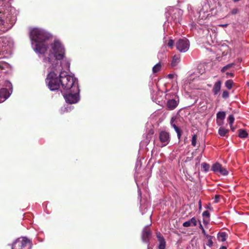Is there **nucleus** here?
<instances>
[{
  "label": "nucleus",
  "instance_id": "nucleus-1",
  "mask_svg": "<svg viewBox=\"0 0 249 249\" xmlns=\"http://www.w3.org/2000/svg\"><path fill=\"white\" fill-rule=\"evenodd\" d=\"M29 36L31 40L36 43L35 51L44 54L48 47L47 41L52 38V35L41 29L35 28L30 31Z\"/></svg>",
  "mask_w": 249,
  "mask_h": 249
},
{
  "label": "nucleus",
  "instance_id": "nucleus-2",
  "mask_svg": "<svg viewBox=\"0 0 249 249\" xmlns=\"http://www.w3.org/2000/svg\"><path fill=\"white\" fill-rule=\"evenodd\" d=\"M60 81L62 89L65 91L71 90L73 92L78 91V84L75 77L67 74L65 71L59 74Z\"/></svg>",
  "mask_w": 249,
  "mask_h": 249
},
{
  "label": "nucleus",
  "instance_id": "nucleus-3",
  "mask_svg": "<svg viewBox=\"0 0 249 249\" xmlns=\"http://www.w3.org/2000/svg\"><path fill=\"white\" fill-rule=\"evenodd\" d=\"M50 52L53 54L56 60H62L65 54V51L64 46L59 40H55L50 44Z\"/></svg>",
  "mask_w": 249,
  "mask_h": 249
},
{
  "label": "nucleus",
  "instance_id": "nucleus-4",
  "mask_svg": "<svg viewBox=\"0 0 249 249\" xmlns=\"http://www.w3.org/2000/svg\"><path fill=\"white\" fill-rule=\"evenodd\" d=\"M46 82L51 90L58 89L61 85L60 76L58 77L57 74L54 72H51L48 74Z\"/></svg>",
  "mask_w": 249,
  "mask_h": 249
},
{
  "label": "nucleus",
  "instance_id": "nucleus-5",
  "mask_svg": "<svg viewBox=\"0 0 249 249\" xmlns=\"http://www.w3.org/2000/svg\"><path fill=\"white\" fill-rule=\"evenodd\" d=\"M31 248L30 240L25 237L18 238L12 245V249H31Z\"/></svg>",
  "mask_w": 249,
  "mask_h": 249
},
{
  "label": "nucleus",
  "instance_id": "nucleus-6",
  "mask_svg": "<svg viewBox=\"0 0 249 249\" xmlns=\"http://www.w3.org/2000/svg\"><path fill=\"white\" fill-rule=\"evenodd\" d=\"M79 87H78L77 92H73L71 90L65 91L66 93L64 94V97L66 101L71 104L76 103L79 100Z\"/></svg>",
  "mask_w": 249,
  "mask_h": 249
},
{
  "label": "nucleus",
  "instance_id": "nucleus-7",
  "mask_svg": "<svg viewBox=\"0 0 249 249\" xmlns=\"http://www.w3.org/2000/svg\"><path fill=\"white\" fill-rule=\"evenodd\" d=\"M189 42L186 38L180 39L176 43L177 50L181 53L187 52L189 48Z\"/></svg>",
  "mask_w": 249,
  "mask_h": 249
},
{
  "label": "nucleus",
  "instance_id": "nucleus-8",
  "mask_svg": "<svg viewBox=\"0 0 249 249\" xmlns=\"http://www.w3.org/2000/svg\"><path fill=\"white\" fill-rule=\"evenodd\" d=\"M211 170L215 173L220 174L223 176H227L228 174L227 170L218 162L213 165Z\"/></svg>",
  "mask_w": 249,
  "mask_h": 249
},
{
  "label": "nucleus",
  "instance_id": "nucleus-9",
  "mask_svg": "<svg viewBox=\"0 0 249 249\" xmlns=\"http://www.w3.org/2000/svg\"><path fill=\"white\" fill-rule=\"evenodd\" d=\"M151 236L152 232L147 227H145L143 228L141 236L142 242L148 243V244Z\"/></svg>",
  "mask_w": 249,
  "mask_h": 249
},
{
  "label": "nucleus",
  "instance_id": "nucleus-10",
  "mask_svg": "<svg viewBox=\"0 0 249 249\" xmlns=\"http://www.w3.org/2000/svg\"><path fill=\"white\" fill-rule=\"evenodd\" d=\"M183 11L180 9H176L174 10V14L172 16L171 18L175 23H179Z\"/></svg>",
  "mask_w": 249,
  "mask_h": 249
},
{
  "label": "nucleus",
  "instance_id": "nucleus-11",
  "mask_svg": "<svg viewBox=\"0 0 249 249\" xmlns=\"http://www.w3.org/2000/svg\"><path fill=\"white\" fill-rule=\"evenodd\" d=\"M160 140L161 142L163 143L162 146L166 145L170 140L169 134L165 131H161L160 133Z\"/></svg>",
  "mask_w": 249,
  "mask_h": 249
},
{
  "label": "nucleus",
  "instance_id": "nucleus-12",
  "mask_svg": "<svg viewBox=\"0 0 249 249\" xmlns=\"http://www.w3.org/2000/svg\"><path fill=\"white\" fill-rule=\"evenodd\" d=\"M10 93L9 90L6 88L0 89V103L5 101L10 96Z\"/></svg>",
  "mask_w": 249,
  "mask_h": 249
},
{
  "label": "nucleus",
  "instance_id": "nucleus-13",
  "mask_svg": "<svg viewBox=\"0 0 249 249\" xmlns=\"http://www.w3.org/2000/svg\"><path fill=\"white\" fill-rule=\"evenodd\" d=\"M156 236L159 242V249H165L166 246V242L163 236L159 232L156 233Z\"/></svg>",
  "mask_w": 249,
  "mask_h": 249
},
{
  "label": "nucleus",
  "instance_id": "nucleus-14",
  "mask_svg": "<svg viewBox=\"0 0 249 249\" xmlns=\"http://www.w3.org/2000/svg\"><path fill=\"white\" fill-rule=\"evenodd\" d=\"M178 100L170 99L167 101V107L169 110L174 109L178 105Z\"/></svg>",
  "mask_w": 249,
  "mask_h": 249
},
{
  "label": "nucleus",
  "instance_id": "nucleus-15",
  "mask_svg": "<svg viewBox=\"0 0 249 249\" xmlns=\"http://www.w3.org/2000/svg\"><path fill=\"white\" fill-rule=\"evenodd\" d=\"M197 225V221L195 217H192L190 220L184 222L183 223V226L184 227H188L190 226H196Z\"/></svg>",
  "mask_w": 249,
  "mask_h": 249
},
{
  "label": "nucleus",
  "instance_id": "nucleus-16",
  "mask_svg": "<svg viewBox=\"0 0 249 249\" xmlns=\"http://www.w3.org/2000/svg\"><path fill=\"white\" fill-rule=\"evenodd\" d=\"M221 81H218L216 82L213 87V92L214 95H216L218 94V93L219 92L221 89Z\"/></svg>",
  "mask_w": 249,
  "mask_h": 249
},
{
  "label": "nucleus",
  "instance_id": "nucleus-17",
  "mask_svg": "<svg viewBox=\"0 0 249 249\" xmlns=\"http://www.w3.org/2000/svg\"><path fill=\"white\" fill-rule=\"evenodd\" d=\"M180 61V56L179 54L175 55L172 58L171 65L172 67L176 66Z\"/></svg>",
  "mask_w": 249,
  "mask_h": 249
},
{
  "label": "nucleus",
  "instance_id": "nucleus-18",
  "mask_svg": "<svg viewBox=\"0 0 249 249\" xmlns=\"http://www.w3.org/2000/svg\"><path fill=\"white\" fill-rule=\"evenodd\" d=\"M225 112L224 111H219L216 114L217 122L218 123V120L223 121L225 118Z\"/></svg>",
  "mask_w": 249,
  "mask_h": 249
},
{
  "label": "nucleus",
  "instance_id": "nucleus-19",
  "mask_svg": "<svg viewBox=\"0 0 249 249\" xmlns=\"http://www.w3.org/2000/svg\"><path fill=\"white\" fill-rule=\"evenodd\" d=\"M226 235L225 232H220L217 234V239L219 241L224 242L226 240Z\"/></svg>",
  "mask_w": 249,
  "mask_h": 249
},
{
  "label": "nucleus",
  "instance_id": "nucleus-20",
  "mask_svg": "<svg viewBox=\"0 0 249 249\" xmlns=\"http://www.w3.org/2000/svg\"><path fill=\"white\" fill-rule=\"evenodd\" d=\"M228 132L229 130L228 129L222 127H220L218 130V134L221 136H225Z\"/></svg>",
  "mask_w": 249,
  "mask_h": 249
},
{
  "label": "nucleus",
  "instance_id": "nucleus-21",
  "mask_svg": "<svg viewBox=\"0 0 249 249\" xmlns=\"http://www.w3.org/2000/svg\"><path fill=\"white\" fill-rule=\"evenodd\" d=\"M161 64L160 62L158 63L156 65H155L152 69V71L153 73H156L159 71L161 69Z\"/></svg>",
  "mask_w": 249,
  "mask_h": 249
},
{
  "label": "nucleus",
  "instance_id": "nucleus-22",
  "mask_svg": "<svg viewBox=\"0 0 249 249\" xmlns=\"http://www.w3.org/2000/svg\"><path fill=\"white\" fill-rule=\"evenodd\" d=\"M247 132L243 129H239V134L238 136L240 138H245L248 136Z\"/></svg>",
  "mask_w": 249,
  "mask_h": 249
},
{
  "label": "nucleus",
  "instance_id": "nucleus-23",
  "mask_svg": "<svg viewBox=\"0 0 249 249\" xmlns=\"http://www.w3.org/2000/svg\"><path fill=\"white\" fill-rule=\"evenodd\" d=\"M233 83L232 80H228L225 82V86L228 89H231L232 87Z\"/></svg>",
  "mask_w": 249,
  "mask_h": 249
},
{
  "label": "nucleus",
  "instance_id": "nucleus-24",
  "mask_svg": "<svg viewBox=\"0 0 249 249\" xmlns=\"http://www.w3.org/2000/svg\"><path fill=\"white\" fill-rule=\"evenodd\" d=\"M234 63H230V64H229L227 65L226 66L223 67L221 70L222 72H225L226 71H227L229 69L232 67L234 66Z\"/></svg>",
  "mask_w": 249,
  "mask_h": 249
},
{
  "label": "nucleus",
  "instance_id": "nucleus-25",
  "mask_svg": "<svg viewBox=\"0 0 249 249\" xmlns=\"http://www.w3.org/2000/svg\"><path fill=\"white\" fill-rule=\"evenodd\" d=\"M201 166L203 168V169H204V171L205 172H206L209 171V168H210V166L208 163L203 162V163H202Z\"/></svg>",
  "mask_w": 249,
  "mask_h": 249
},
{
  "label": "nucleus",
  "instance_id": "nucleus-26",
  "mask_svg": "<svg viewBox=\"0 0 249 249\" xmlns=\"http://www.w3.org/2000/svg\"><path fill=\"white\" fill-rule=\"evenodd\" d=\"M174 129L177 134L178 139H180L182 133L181 131L178 126H177L175 128H174Z\"/></svg>",
  "mask_w": 249,
  "mask_h": 249
},
{
  "label": "nucleus",
  "instance_id": "nucleus-27",
  "mask_svg": "<svg viewBox=\"0 0 249 249\" xmlns=\"http://www.w3.org/2000/svg\"><path fill=\"white\" fill-rule=\"evenodd\" d=\"M228 122L230 125H232V124L234 121V116L232 115H229L228 117Z\"/></svg>",
  "mask_w": 249,
  "mask_h": 249
},
{
  "label": "nucleus",
  "instance_id": "nucleus-28",
  "mask_svg": "<svg viewBox=\"0 0 249 249\" xmlns=\"http://www.w3.org/2000/svg\"><path fill=\"white\" fill-rule=\"evenodd\" d=\"M197 136L196 135H194L192 138V145L193 146H196V144Z\"/></svg>",
  "mask_w": 249,
  "mask_h": 249
},
{
  "label": "nucleus",
  "instance_id": "nucleus-29",
  "mask_svg": "<svg viewBox=\"0 0 249 249\" xmlns=\"http://www.w3.org/2000/svg\"><path fill=\"white\" fill-rule=\"evenodd\" d=\"M210 237L207 238L208 239V242L206 244L209 247H211L213 245V242L212 241L213 236L209 235Z\"/></svg>",
  "mask_w": 249,
  "mask_h": 249
},
{
  "label": "nucleus",
  "instance_id": "nucleus-30",
  "mask_svg": "<svg viewBox=\"0 0 249 249\" xmlns=\"http://www.w3.org/2000/svg\"><path fill=\"white\" fill-rule=\"evenodd\" d=\"M199 228L202 230V233L204 234V236H206V238H208L209 236V235L207 234L206 233V231L204 230V229L203 228L202 225L200 223V225H199Z\"/></svg>",
  "mask_w": 249,
  "mask_h": 249
},
{
  "label": "nucleus",
  "instance_id": "nucleus-31",
  "mask_svg": "<svg viewBox=\"0 0 249 249\" xmlns=\"http://www.w3.org/2000/svg\"><path fill=\"white\" fill-rule=\"evenodd\" d=\"M229 96V92L227 90L223 91L222 94V98H223L224 99H226V98H228Z\"/></svg>",
  "mask_w": 249,
  "mask_h": 249
},
{
  "label": "nucleus",
  "instance_id": "nucleus-32",
  "mask_svg": "<svg viewBox=\"0 0 249 249\" xmlns=\"http://www.w3.org/2000/svg\"><path fill=\"white\" fill-rule=\"evenodd\" d=\"M202 216H203V217H204L209 218L210 214L209 212L208 211H205L203 212V213H202Z\"/></svg>",
  "mask_w": 249,
  "mask_h": 249
},
{
  "label": "nucleus",
  "instance_id": "nucleus-33",
  "mask_svg": "<svg viewBox=\"0 0 249 249\" xmlns=\"http://www.w3.org/2000/svg\"><path fill=\"white\" fill-rule=\"evenodd\" d=\"M6 66V63L0 62V70H4Z\"/></svg>",
  "mask_w": 249,
  "mask_h": 249
},
{
  "label": "nucleus",
  "instance_id": "nucleus-34",
  "mask_svg": "<svg viewBox=\"0 0 249 249\" xmlns=\"http://www.w3.org/2000/svg\"><path fill=\"white\" fill-rule=\"evenodd\" d=\"M174 41L173 39H170L168 42V46L170 47H172L174 45Z\"/></svg>",
  "mask_w": 249,
  "mask_h": 249
},
{
  "label": "nucleus",
  "instance_id": "nucleus-35",
  "mask_svg": "<svg viewBox=\"0 0 249 249\" xmlns=\"http://www.w3.org/2000/svg\"><path fill=\"white\" fill-rule=\"evenodd\" d=\"M238 12V9H237V8H234V9H233L231 10V14H232V15H235V14H237Z\"/></svg>",
  "mask_w": 249,
  "mask_h": 249
},
{
  "label": "nucleus",
  "instance_id": "nucleus-36",
  "mask_svg": "<svg viewBox=\"0 0 249 249\" xmlns=\"http://www.w3.org/2000/svg\"><path fill=\"white\" fill-rule=\"evenodd\" d=\"M45 62H51V59L50 57H45L44 59Z\"/></svg>",
  "mask_w": 249,
  "mask_h": 249
},
{
  "label": "nucleus",
  "instance_id": "nucleus-37",
  "mask_svg": "<svg viewBox=\"0 0 249 249\" xmlns=\"http://www.w3.org/2000/svg\"><path fill=\"white\" fill-rule=\"evenodd\" d=\"M198 207H199V210H201L202 208V205H201V200H199L198 201Z\"/></svg>",
  "mask_w": 249,
  "mask_h": 249
},
{
  "label": "nucleus",
  "instance_id": "nucleus-38",
  "mask_svg": "<svg viewBox=\"0 0 249 249\" xmlns=\"http://www.w3.org/2000/svg\"><path fill=\"white\" fill-rule=\"evenodd\" d=\"M219 198V196H215V202H217L218 201V199Z\"/></svg>",
  "mask_w": 249,
  "mask_h": 249
},
{
  "label": "nucleus",
  "instance_id": "nucleus-39",
  "mask_svg": "<svg viewBox=\"0 0 249 249\" xmlns=\"http://www.w3.org/2000/svg\"><path fill=\"white\" fill-rule=\"evenodd\" d=\"M174 121H175V120L174 119V118H172V119H171V122H170V124H171V126H172V125H173L174 124H175L174 123Z\"/></svg>",
  "mask_w": 249,
  "mask_h": 249
},
{
  "label": "nucleus",
  "instance_id": "nucleus-40",
  "mask_svg": "<svg viewBox=\"0 0 249 249\" xmlns=\"http://www.w3.org/2000/svg\"><path fill=\"white\" fill-rule=\"evenodd\" d=\"M227 26H228L227 24L219 25V26H221V27H226Z\"/></svg>",
  "mask_w": 249,
  "mask_h": 249
},
{
  "label": "nucleus",
  "instance_id": "nucleus-41",
  "mask_svg": "<svg viewBox=\"0 0 249 249\" xmlns=\"http://www.w3.org/2000/svg\"><path fill=\"white\" fill-rule=\"evenodd\" d=\"M227 75H230V76L232 77V76H233V73H229V72H227Z\"/></svg>",
  "mask_w": 249,
  "mask_h": 249
},
{
  "label": "nucleus",
  "instance_id": "nucleus-42",
  "mask_svg": "<svg viewBox=\"0 0 249 249\" xmlns=\"http://www.w3.org/2000/svg\"><path fill=\"white\" fill-rule=\"evenodd\" d=\"M168 77L169 78H172L173 77V75L172 74H169L168 75Z\"/></svg>",
  "mask_w": 249,
  "mask_h": 249
},
{
  "label": "nucleus",
  "instance_id": "nucleus-43",
  "mask_svg": "<svg viewBox=\"0 0 249 249\" xmlns=\"http://www.w3.org/2000/svg\"><path fill=\"white\" fill-rule=\"evenodd\" d=\"M219 249H227L226 246H222Z\"/></svg>",
  "mask_w": 249,
  "mask_h": 249
},
{
  "label": "nucleus",
  "instance_id": "nucleus-44",
  "mask_svg": "<svg viewBox=\"0 0 249 249\" xmlns=\"http://www.w3.org/2000/svg\"><path fill=\"white\" fill-rule=\"evenodd\" d=\"M230 126H231V130L232 131H234V127H233L232 126V125H230Z\"/></svg>",
  "mask_w": 249,
  "mask_h": 249
},
{
  "label": "nucleus",
  "instance_id": "nucleus-45",
  "mask_svg": "<svg viewBox=\"0 0 249 249\" xmlns=\"http://www.w3.org/2000/svg\"><path fill=\"white\" fill-rule=\"evenodd\" d=\"M174 128H175L177 126L175 124H174L173 125H172V126Z\"/></svg>",
  "mask_w": 249,
  "mask_h": 249
},
{
  "label": "nucleus",
  "instance_id": "nucleus-46",
  "mask_svg": "<svg viewBox=\"0 0 249 249\" xmlns=\"http://www.w3.org/2000/svg\"><path fill=\"white\" fill-rule=\"evenodd\" d=\"M139 193L140 196H141V192L140 191H139Z\"/></svg>",
  "mask_w": 249,
  "mask_h": 249
},
{
  "label": "nucleus",
  "instance_id": "nucleus-47",
  "mask_svg": "<svg viewBox=\"0 0 249 249\" xmlns=\"http://www.w3.org/2000/svg\"><path fill=\"white\" fill-rule=\"evenodd\" d=\"M4 0H1V1H4Z\"/></svg>",
  "mask_w": 249,
  "mask_h": 249
}]
</instances>
